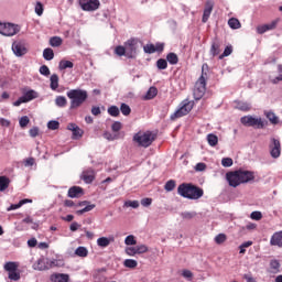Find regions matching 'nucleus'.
<instances>
[{
    "label": "nucleus",
    "instance_id": "a19ab883",
    "mask_svg": "<svg viewBox=\"0 0 282 282\" xmlns=\"http://www.w3.org/2000/svg\"><path fill=\"white\" fill-rule=\"evenodd\" d=\"M55 105L57 107H67V98H65V96H57L55 99Z\"/></svg>",
    "mask_w": 282,
    "mask_h": 282
},
{
    "label": "nucleus",
    "instance_id": "3c124183",
    "mask_svg": "<svg viewBox=\"0 0 282 282\" xmlns=\"http://www.w3.org/2000/svg\"><path fill=\"white\" fill-rule=\"evenodd\" d=\"M228 238L226 237L225 234H219L215 237V242L218 245V246H221V243H225V241L227 240Z\"/></svg>",
    "mask_w": 282,
    "mask_h": 282
},
{
    "label": "nucleus",
    "instance_id": "052dcab7",
    "mask_svg": "<svg viewBox=\"0 0 282 282\" xmlns=\"http://www.w3.org/2000/svg\"><path fill=\"white\" fill-rule=\"evenodd\" d=\"M9 279L11 281H19V279H21V273L17 272V271H11L9 273Z\"/></svg>",
    "mask_w": 282,
    "mask_h": 282
},
{
    "label": "nucleus",
    "instance_id": "7c9ffc66",
    "mask_svg": "<svg viewBox=\"0 0 282 282\" xmlns=\"http://www.w3.org/2000/svg\"><path fill=\"white\" fill-rule=\"evenodd\" d=\"M207 142H208L209 147H217V144L219 142V138L214 133H209V134H207Z\"/></svg>",
    "mask_w": 282,
    "mask_h": 282
},
{
    "label": "nucleus",
    "instance_id": "0e129e2a",
    "mask_svg": "<svg viewBox=\"0 0 282 282\" xmlns=\"http://www.w3.org/2000/svg\"><path fill=\"white\" fill-rule=\"evenodd\" d=\"M35 13L37 14V17H42L43 15V4L41 2H36V4H35Z\"/></svg>",
    "mask_w": 282,
    "mask_h": 282
},
{
    "label": "nucleus",
    "instance_id": "09e8293b",
    "mask_svg": "<svg viewBox=\"0 0 282 282\" xmlns=\"http://www.w3.org/2000/svg\"><path fill=\"white\" fill-rule=\"evenodd\" d=\"M156 67L158 69H166V67H169V62L164 58H160L156 61Z\"/></svg>",
    "mask_w": 282,
    "mask_h": 282
},
{
    "label": "nucleus",
    "instance_id": "37998d69",
    "mask_svg": "<svg viewBox=\"0 0 282 282\" xmlns=\"http://www.w3.org/2000/svg\"><path fill=\"white\" fill-rule=\"evenodd\" d=\"M109 116H112V118H118L120 116V109L118 106H111L108 108Z\"/></svg>",
    "mask_w": 282,
    "mask_h": 282
},
{
    "label": "nucleus",
    "instance_id": "6e6552de",
    "mask_svg": "<svg viewBox=\"0 0 282 282\" xmlns=\"http://www.w3.org/2000/svg\"><path fill=\"white\" fill-rule=\"evenodd\" d=\"M193 110V104L191 101H184L182 107H180L174 113L171 115V120H177V118H183V116H188Z\"/></svg>",
    "mask_w": 282,
    "mask_h": 282
},
{
    "label": "nucleus",
    "instance_id": "6ab92c4d",
    "mask_svg": "<svg viewBox=\"0 0 282 282\" xmlns=\"http://www.w3.org/2000/svg\"><path fill=\"white\" fill-rule=\"evenodd\" d=\"M52 282H69V274L55 273L51 275Z\"/></svg>",
    "mask_w": 282,
    "mask_h": 282
},
{
    "label": "nucleus",
    "instance_id": "ddd939ff",
    "mask_svg": "<svg viewBox=\"0 0 282 282\" xmlns=\"http://www.w3.org/2000/svg\"><path fill=\"white\" fill-rule=\"evenodd\" d=\"M226 180L229 184V186H232V188H237L241 184V178L239 175V170L234 172H228L226 174Z\"/></svg>",
    "mask_w": 282,
    "mask_h": 282
},
{
    "label": "nucleus",
    "instance_id": "a878e982",
    "mask_svg": "<svg viewBox=\"0 0 282 282\" xmlns=\"http://www.w3.org/2000/svg\"><path fill=\"white\" fill-rule=\"evenodd\" d=\"M22 98L24 99V102H30V100H34L35 98H39V93L34 90L26 91Z\"/></svg>",
    "mask_w": 282,
    "mask_h": 282
},
{
    "label": "nucleus",
    "instance_id": "de8ad7c7",
    "mask_svg": "<svg viewBox=\"0 0 282 282\" xmlns=\"http://www.w3.org/2000/svg\"><path fill=\"white\" fill-rule=\"evenodd\" d=\"M124 252L128 257H135L138 254V247H126Z\"/></svg>",
    "mask_w": 282,
    "mask_h": 282
},
{
    "label": "nucleus",
    "instance_id": "49530a36",
    "mask_svg": "<svg viewBox=\"0 0 282 282\" xmlns=\"http://www.w3.org/2000/svg\"><path fill=\"white\" fill-rule=\"evenodd\" d=\"M124 268H138V261L133 260V259H126L123 262Z\"/></svg>",
    "mask_w": 282,
    "mask_h": 282
},
{
    "label": "nucleus",
    "instance_id": "b1692460",
    "mask_svg": "<svg viewBox=\"0 0 282 282\" xmlns=\"http://www.w3.org/2000/svg\"><path fill=\"white\" fill-rule=\"evenodd\" d=\"M80 195H83L82 187L73 186L68 189V197H70L72 199H74L76 197H80Z\"/></svg>",
    "mask_w": 282,
    "mask_h": 282
},
{
    "label": "nucleus",
    "instance_id": "9d476101",
    "mask_svg": "<svg viewBox=\"0 0 282 282\" xmlns=\"http://www.w3.org/2000/svg\"><path fill=\"white\" fill-rule=\"evenodd\" d=\"M79 6L85 12H94L100 8V0H79Z\"/></svg>",
    "mask_w": 282,
    "mask_h": 282
},
{
    "label": "nucleus",
    "instance_id": "774afa93",
    "mask_svg": "<svg viewBox=\"0 0 282 282\" xmlns=\"http://www.w3.org/2000/svg\"><path fill=\"white\" fill-rule=\"evenodd\" d=\"M73 138H74V140H78V138H83V130L80 128H77L73 132Z\"/></svg>",
    "mask_w": 282,
    "mask_h": 282
},
{
    "label": "nucleus",
    "instance_id": "412c9836",
    "mask_svg": "<svg viewBox=\"0 0 282 282\" xmlns=\"http://www.w3.org/2000/svg\"><path fill=\"white\" fill-rule=\"evenodd\" d=\"M213 13V2H207L204 13H203V23H207L208 19H210V14Z\"/></svg>",
    "mask_w": 282,
    "mask_h": 282
},
{
    "label": "nucleus",
    "instance_id": "69168bd1",
    "mask_svg": "<svg viewBox=\"0 0 282 282\" xmlns=\"http://www.w3.org/2000/svg\"><path fill=\"white\" fill-rule=\"evenodd\" d=\"M40 74H42V76H50V67H47V65H42L40 67Z\"/></svg>",
    "mask_w": 282,
    "mask_h": 282
},
{
    "label": "nucleus",
    "instance_id": "dca6fc26",
    "mask_svg": "<svg viewBox=\"0 0 282 282\" xmlns=\"http://www.w3.org/2000/svg\"><path fill=\"white\" fill-rule=\"evenodd\" d=\"M238 174L240 175L241 184H248V182H252V180H254V172L238 170Z\"/></svg>",
    "mask_w": 282,
    "mask_h": 282
},
{
    "label": "nucleus",
    "instance_id": "39448f33",
    "mask_svg": "<svg viewBox=\"0 0 282 282\" xmlns=\"http://www.w3.org/2000/svg\"><path fill=\"white\" fill-rule=\"evenodd\" d=\"M204 94H206V77L204 76V73H202V76L198 78L194 87L195 100H202V98H204Z\"/></svg>",
    "mask_w": 282,
    "mask_h": 282
},
{
    "label": "nucleus",
    "instance_id": "f257e3e1",
    "mask_svg": "<svg viewBox=\"0 0 282 282\" xmlns=\"http://www.w3.org/2000/svg\"><path fill=\"white\" fill-rule=\"evenodd\" d=\"M177 194L185 199H200L204 197V189L192 183H183L178 185Z\"/></svg>",
    "mask_w": 282,
    "mask_h": 282
},
{
    "label": "nucleus",
    "instance_id": "473e14b6",
    "mask_svg": "<svg viewBox=\"0 0 282 282\" xmlns=\"http://www.w3.org/2000/svg\"><path fill=\"white\" fill-rule=\"evenodd\" d=\"M166 61L170 63V65H177L180 63V58L177 57V54L175 53H169L166 55Z\"/></svg>",
    "mask_w": 282,
    "mask_h": 282
},
{
    "label": "nucleus",
    "instance_id": "5fc2aeb1",
    "mask_svg": "<svg viewBox=\"0 0 282 282\" xmlns=\"http://www.w3.org/2000/svg\"><path fill=\"white\" fill-rule=\"evenodd\" d=\"M61 127V123L56 120L48 121L47 128L51 129V131H56Z\"/></svg>",
    "mask_w": 282,
    "mask_h": 282
},
{
    "label": "nucleus",
    "instance_id": "e2e57ef3",
    "mask_svg": "<svg viewBox=\"0 0 282 282\" xmlns=\"http://www.w3.org/2000/svg\"><path fill=\"white\" fill-rule=\"evenodd\" d=\"M279 76L272 79V83L276 85V83L282 80V65L278 66Z\"/></svg>",
    "mask_w": 282,
    "mask_h": 282
},
{
    "label": "nucleus",
    "instance_id": "0eeeda50",
    "mask_svg": "<svg viewBox=\"0 0 282 282\" xmlns=\"http://www.w3.org/2000/svg\"><path fill=\"white\" fill-rule=\"evenodd\" d=\"M193 110V104L191 101H184L182 107H180L174 113L171 115V120H177V118H183V116H188Z\"/></svg>",
    "mask_w": 282,
    "mask_h": 282
},
{
    "label": "nucleus",
    "instance_id": "6e6d98bb",
    "mask_svg": "<svg viewBox=\"0 0 282 282\" xmlns=\"http://www.w3.org/2000/svg\"><path fill=\"white\" fill-rule=\"evenodd\" d=\"M19 124L22 129H25V127H28V124H30V118L28 116H23L20 120H19Z\"/></svg>",
    "mask_w": 282,
    "mask_h": 282
},
{
    "label": "nucleus",
    "instance_id": "4be33fe9",
    "mask_svg": "<svg viewBox=\"0 0 282 282\" xmlns=\"http://www.w3.org/2000/svg\"><path fill=\"white\" fill-rule=\"evenodd\" d=\"M220 47H221V43H219V41H217V40L214 41V42L212 43V47H210L209 54H210L213 57L219 56V54H220V52H221Z\"/></svg>",
    "mask_w": 282,
    "mask_h": 282
},
{
    "label": "nucleus",
    "instance_id": "7ed1b4c3",
    "mask_svg": "<svg viewBox=\"0 0 282 282\" xmlns=\"http://www.w3.org/2000/svg\"><path fill=\"white\" fill-rule=\"evenodd\" d=\"M133 140L139 144V147H144V149H147L155 141V134L151 131L138 132L134 134Z\"/></svg>",
    "mask_w": 282,
    "mask_h": 282
},
{
    "label": "nucleus",
    "instance_id": "c9c22d12",
    "mask_svg": "<svg viewBox=\"0 0 282 282\" xmlns=\"http://www.w3.org/2000/svg\"><path fill=\"white\" fill-rule=\"evenodd\" d=\"M43 58L45 61H53L54 59V50L52 48H45L43 51Z\"/></svg>",
    "mask_w": 282,
    "mask_h": 282
},
{
    "label": "nucleus",
    "instance_id": "4468645a",
    "mask_svg": "<svg viewBox=\"0 0 282 282\" xmlns=\"http://www.w3.org/2000/svg\"><path fill=\"white\" fill-rule=\"evenodd\" d=\"M76 208H83L76 212V215H85V213H90L96 208V204H90L88 200H83L76 204Z\"/></svg>",
    "mask_w": 282,
    "mask_h": 282
},
{
    "label": "nucleus",
    "instance_id": "79ce46f5",
    "mask_svg": "<svg viewBox=\"0 0 282 282\" xmlns=\"http://www.w3.org/2000/svg\"><path fill=\"white\" fill-rule=\"evenodd\" d=\"M75 254L77 257H87L89 254V251L87 250V248L85 247H78L76 250H75Z\"/></svg>",
    "mask_w": 282,
    "mask_h": 282
},
{
    "label": "nucleus",
    "instance_id": "f8f14e48",
    "mask_svg": "<svg viewBox=\"0 0 282 282\" xmlns=\"http://www.w3.org/2000/svg\"><path fill=\"white\" fill-rule=\"evenodd\" d=\"M12 52L18 57L25 56V54H28V47H25V42L23 41L13 42Z\"/></svg>",
    "mask_w": 282,
    "mask_h": 282
},
{
    "label": "nucleus",
    "instance_id": "c756f323",
    "mask_svg": "<svg viewBox=\"0 0 282 282\" xmlns=\"http://www.w3.org/2000/svg\"><path fill=\"white\" fill-rule=\"evenodd\" d=\"M10 186V178L8 176H0V192L3 193Z\"/></svg>",
    "mask_w": 282,
    "mask_h": 282
},
{
    "label": "nucleus",
    "instance_id": "f03ea898",
    "mask_svg": "<svg viewBox=\"0 0 282 282\" xmlns=\"http://www.w3.org/2000/svg\"><path fill=\"white\" fill-rule=\"evenodd\" d=\"M66 96L70 100V109H78L88 98L87 90L83 89H70Z\"/></svg>",
    "mask_w": 282,
    "mask_h": 282
},
{
    "label": "nucleus",
    "instance_id": "f704fd0d",
    "mask_svg": "<svg viewBox=\"0 0 282 282\" xmlns=\"http://www.w3.org/2000/svg\"><path fill=\"white\" fill-rule=\"evenodd\" d=\"M51 80V89L53 91H56V89H58V75L57 74H53L50 78Z\"/></svg>",
    "mask_w": 282,
    "mask_h": 282
},
{
    "label": "nucleus",
    "instance_id": "f3484780",
    "mask_svg": "<svg viewBox=\"0 0 282 282\" xmlns=\"http://www.w3.org/2000/svg\"><path fill=\"white\" fill-rule=\"evenodd\" d=\"M279 23V20H274L269 24H263L257 26L258 34H265V32H269V30H274Z\"/></svg>",
    "mask_w": 282,
    "mask_h": 282
},
{
    "label": "nucleus",
    "instance_id": "e433bc0d",
    "mask_svg": "<svg viewBox=\"0 0 282 282\" xmlns=\"http://www.w3.org/2000/svg\"><path fill=\"white\" fill-rule=\"evenodd\" d=\"M19 268V264H17V262H7L4 264V270L7 272H17V269Z\"/></svg>",
    "mask_w": 282,
    "mask_h": 282
},
{
    "label": "nucleus",
    "instance_id": "bb28decb",
    "mask_svg": "<svg viewBox=\"0 0 282 282\" xmlns=\"http://www.w3.org/2000/svg\"><path fill=\"white\" fill-rule=\"evenodd\" d=\"M265 118L271 122V124H279V117L273 111H265Z\"/></svg>",
    "mask_w": 282,
    "mask_h": 282
},
{
    "label": "nucleus",
    "instance_id": "a18cd8bd",
    "mask_svg": "<svg viewBox=\"0 0 282 282\" xmlns=\"http://www.w3.org/2000/svg\"><path fill=\"white\" fill-rule=\"evenodd\" d=\"M126 246H135L138 243V240H135V236L129 235L124 239Z\"/></svg>",
    "mask_w": 282,
    "mask_h": 282
},
{
    "label": "nucleus",
    "instance_id": "aec40b11",
    "mask_svg": "<svg viewBox=\"0 0 282 282\" xmlns=\"http://www.w3.org/2000/svg\"><path fill=\"white\" fill-rule=\"evenodd\" d=\"M270 243L271 246H278L279 248H282V231L273 234Z\"/></svg>",
    "mask_w": 282,
    "mask_h": 282
},
{
    "label": "nucleus",
    "instance_id": "603ef678",
    "mask_svg": "<svg viewBox=\"0 0 282 282\" xmlns=\"http://www.w3.org/2000/svg\"><path fill=\"white\" fill-rule=\"evenodd\" d=\"M120 111L123 116H129L131 113V107L127 104H121Z\"/></svg>",
    "mask_w": 282,
    "mask_h": 282
},
{
    "label": "nucleus",
    "instance_id": "c85d7f7f",
    "mask_svg": "<svg viewBox=\"0 0 282 282\" xmlns=\"http://www.w3.org/2000/svg\"><path fill=\"white\" fill-rule=\"evenodd\" d=\"M63 265H65V262L63 260H48V270H52V268H63Z\"/></svg>",
    "mask_w": 282,
    "mask_h": 282
},
{
    "label": "nucleus",
    "instance_id": "2eb2a0df",
    "mask_svg": "<svg viewBox=\"0 0 282 282\" xmlns=\"http://www.w3.org/2000/svg\"><path fill=\"white\" fill-rule=\"evenodd\" d=\"M33 270H37L39 272H43L45 270H50V259L40 258L34 264Z\"/></svg>",
    "mask_w": 282,
    "mask_h": 282
},
{
    "label": "nucleus",
    "instance_id": "bf43d9fd",
    "mask_svg": "<svg viewBox=\"0 0 282 282\" xmlns=\"http://www.w3.org/2000/svg\"><path fill=\"white\" fill-rule=\"evenodd\" d=\"M230 54H232V47L227 46V47H225L224 53L221 55H219V59L221 61V58H226V56H230Z\"/></svg>",
    "mask_w": 282,
    "mask_h": 282
},
{
    "label": "nucleus",
    "instance_id": "c03bdc74",
    "mask_svg": "<svg viewBox=\"0 0 282 282\" xmlns=\"http://www.w3.org/2000/svg\"><path fill=\"white\" fill-rule=\"evenodd\" d=\"M123 206L126 208H140V202H138V200H126Z\"/></svg>",
    "mask_w": 282,
    "mask_h": 282
},
{
    "label": "nucleus",
    "instance_id": "20e7f679",
    "mask_svg": "<svg viewBox=\"0 0 282 282\" xmlns=\"http://www.w3.org/2000/svg\"><path fill=\"white\" fill-rule=\"evenodd\" d=\"M245 127H253V129H264L268 121L262 120L261 117L245 116L240 119Z\"/></svg>",
    "mask_w": 282,
    "mask_h": 282
},
{
    "label": "nucleus",
    "instance_id": "8fccbe9b",
    "mask_svg": "<svg viewBox=\"0 0 282 282\" xmlns=\"http://www.w3.org/2000/svg\"><path fill=\"white\" fill-rule=\"evenodd\" d=\"M115 54H117V56H127V48L126 46L119 45L115 48Z\"/></svg>",
    "mask_w": 282,
    "mask_h": 282
},
{
    "label": "nucleus",
    "instance_id": "423d86ee",
    "mask_svg": "<svg viewBox=\"0 0 282 282\" xmlns=\"http://www.w3.org/2000/svg\"><path fill=\"white\" fill-rule=\"evenodd\" d=\"M19 32H21V26L0 22V34H2V36H14V34H19Z\"/></svg>",
    "mask_w": 282,
    "mask_h": 282
},
{
    "label": "nucleus",
    "instance_id": "58836bf2",
    "mask_svg": "<svg viewBox=\"0 0 282 282\" xmlns=\"http://www.w3.org/2000/svg\"><path fill=\"white\" fill-rule=\"evenodd\" d=\"M228 25L231 28V30H239V28H241V22H239L236 18H231L228 21Z\"/></svg>",
    "mask_w": 282,
    "mask_h": 282
},
{
    "label": "nucleus",
    "instance_id": "864d4df0",
    "mask_svg": "<svg viewBox=\"0 0 282 282\" xmlns=\"http://www.w3.org/2000/svg\"><path fill=\"white\" fill-rule=\"evenodd\" d=\"M143 52L145 54H155V45L147 44L145 46H143Z\"/></svg>",
    "mask_w": 282,
    "mask_h": 282
},
{
    "label": "nucleus",
    "instance_id": "a211bd4d",
    "mask_svg": "<svg viewBox=\"0 0 282 282\" xmlns=\"http://www.w3.org/2000/svg\"><path fill=\"white\" fill-rule=\"evenodd\" d=\"M96 177V172L94 170H86L82 174V180L85 181L86 184H91Z\"/></svg>",
    "mask_w": 282,
    "mask_h": 282
},
{
    "label": "nucleus",
    "instance_id": "5701e85b",
    "mask_svg": "<svg viewBox=\"0 0 282 282\" xmlns=\"http://www.w3.org/2000/svg\"><path fill=\"white\" fill-rule=\"evenodd\" d=\"M112 241L113 237H100L97 239V246H99V248H107L110 243H112Z\"/></svg>",
    "mask_w": 282,
    "mask_h": 282
},
{
    "label": "nucleus",
    "instance_id": "338daca9",
    "mask_svg": "<svg viewBox=\"0 0 282 282\" xmlns=\"http://www.w3.org/2000/svg\"><path fill=\"white\" fill-rule=\"evenodd\" d=\"M195 213L193 212H183L181 214V217H183V219H193V217H195Z\"/></svg>",
    "mask_w": 282,
    "mask_h": 282
},
{
    "label": "nucleus",
    "instance_id": "ea45409f",
    "mask_svg": "<svg viewBox=\"0 0 282 282\" xmlns=\"http://www.w3.org/2000/svg\"><path fill=\"white\" fill-rule=\"evenodd\" d=\"M270 268H271V272L273 273V274H278V272H280V268H281V263H279V261L278 260H272L271 262H270Z\"/></svg>",
    "mask_w": 282,
    "mask_h": 282
},
{
    "label": "nucleus",
    "instance_id": "680f3d73",
    "mask_svg": "<svg viewBox=\"0 0 282 282\" xmlns=\"http://www.w3.org/2000/svg\"><path fill=\"white\" fill-rule=\"evenodd\" d=\"M221 165L225 166V169H228V167L232 166V159L224 158L221 160Z\"/></svg>",
    "mask_w": 282,
    "mask_h": 282
},
{
    "label": "nucleus",
    "instance_id": "1a4fd4ad",
    "mask_svg": "<svg viewBox=\"0 0 282 282\" xmlns=\"http://www.w3.org/2000/svg\"><path fill=\"white\" fill-rule=\"evenodd\" d=\"M127 58H135L138 56V40L130 39L124 43Z\"/></svg>",
    "mask_w": 282,
    "mask_h": 282
},
{
    "label": "nucleus",
    "instance_id": "2f4dec72",
    "mask_svg": "<svg viewBox=\"0 0 282 282\" xmlns=\"http://www.w3.org/2000/svg\"><path fill=\"white\" fill-rule=\"evenodd\" d=\"M158 96V88L155 87H150L149 90L147 91L144 99L145 100H153Z\"/></svg>",
    "mask_w": 282,
    "mask_h": 282
},
{
    "label": "nucleus",
    "instance_id": "cd10ccee",
    "mask_svg": "<svg viewBox=\"0 0 282 282\" xmlns=\"http://www.w3.org/2000/svg\"><path fill=\"white\" fill-rule=\"evenodd\" d=\"M236 109H239V111H250L252 106L246 101H237Z\"/></svg>",
    "mask_w": 282,
    "mask_h": 282
},
{
    "label": "nucleus",
    "instance_id": "9b49d317",
    "mask_svg": "<svg viewBox=\"0 0 282 282\" xmlns=\"http://www.w3.org/2000/svg\"><path fill=\"white\" fill-rule=\"evenodd\" d=\"M269 149L271 158H274V160H276V158H281V141H279V139H271Z\"/></svg>",
    "mask_w": 282,
    "mask_h": 282
},
{
    "label": "nucleus",
    "instance_id": "393cba45",
    "mask_svg": "<svg viewBox=\"0 0 282 282\" xmlns=\"http://www.w3.org/2000/svg\"><path fill=\"white\" fill-rule=\"evenodd\" d=\"M74 67V63L72 61L62 59L58 63V69L63 72L64 69H72Z\"/></svg>",
    "mask_w": 282,
    "mask_h": 282
},
{
    "label": "nucleus",
    "instance_id": "4d7b16f0",
    "mask_svg": "<svg viewBox=\"0 0 282 282\" xmlns=\"http://www.w3.org/2000/svg\"><path fill=\"white\" fill-rule=\"evenodd\" d=\"M250 218L254 221H261V219H263V214H261V212H252Z\"/></svg>",
    "mask_w": 282,
    "mask_h": 282
},
{
    "label": "nucleus",
    "instance_id": "72a5a7b5",
    "mask_svg": "<svg viewBox=\"0 0 282 282\" xmlns=\"http://www.w3.org/2000/svg\"><path fill=\"white\" fill-rule=\"evenodd\" d=\"M63 45V39L59 36H53L50 39V46L51 47H61Z\"/></svg>",
    "mask_w": 282,
    "mask_h": 282
},
{
    "label": "nucleus",
    "instance_id": "13d9d810",
    "mask_svg": "<svg viewBox=\"0 0 282 282\" xmlns=\"http://www.w3.org/2000/svg\"><path fill=\"white\" fill-rule=\"evenodd\" d=\"M137 252L138 254H144L145 252H149V247H147V245H139L137 246Z\"/></svg>",
    "mask_w": 282,
    "mask_h": 282
},
{
    "label": "nucleus",
    "instance_id": "4c0bfd02",
    "mask_svg": "<svg viewBox=\"0 0 282 282\" xmlns=\"http://www.w3.org/2000/svg\"><path fill=\"white\" fill-rule=\"evenodd\" d=\"M175 186H177L175 180H170L165 183L164 188L167 193H171L172 191H175Z\"/></svg>",
    "mask_w": 282,
    "mask_h": 282
}]
</instances>
